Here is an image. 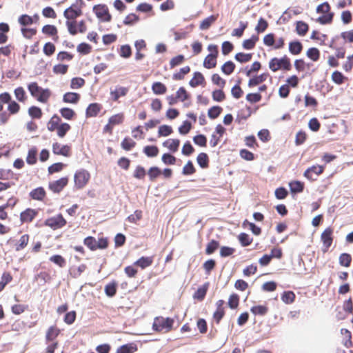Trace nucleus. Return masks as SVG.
<instances>
[{
  "label": "nucleus",
  "mask_w": 353,
  "mask_h": 353,
  "mask_svg": "<svg viewBox=\"0 0 353 353\" xmlns=\"http://www.w3.org/2000/svg\"><path fill=\"white\" fill-rule=\"evenodd\" d=\"M65 25L70 34L75 35L78 33L77 22L76 19H67Z\"/></svg>",
  "instance_id": "nucleus-53"
},
{
  "label": "nucleus",
  "mask_w": 353,
  "mask_h": 353,
  "mask_svg": "<svg viewBox=\"0 0 353 353\" xmlns=\"http://www.w3.org/2000/svg\"><path fill=\"white\" fill-rule=\"evenodd\" d=\"M39 214V210L28 208L23 210L19 215L21 224H29L32 223Z\"/></svg>",
  "instance_id": "nucleus-10"
},
{
  "label": "nucleus",
  "mask_w": 353,
  "mask_h": 353,
  "mask_svg": "<svg viewBox=\"0 0 353 353\" xmlns=\"http://www.w3.org/2000/svg\"><path fill=\"white\" fill-rule=\"evenodd\" d=\"M124 120V114L123 113H118L110 117L108 119V121L113 126L121 124Z\"/></svg>",
  "instance_id": "nucleus-58"
},
{
  "label": "nucleus",
  "mask_w": 353,
  "mask_h": 353,
  "mask_svg": "<svg viewBox=\"0 0 353 353\" xmlns=\"http://www.w3.org/2000/svg\"><path fill=\"white\" fill-rule=\"evenodd\" d=\"M303 49V44L298 40L292 41L289 43L288 50L292 55H299L301 53Z\"/></svg>",
  "instance_id": "nucleus-23"
},
{
  "label": "nucleus",
  "mask_w": 353,
  "mask_h": 353,
  "mask_svg": "<svg viewBox=\"0 0 353 353\" xmlns=\"http://www.w3.org/2000/svg\"><path fill=\"white\" fill-rule=\"evenodd\" d=\"M307 57L313 61H317L320 58V51L316 48H310L306 52Z\"/></svg>",
  "instance_id": "nucleus-52"
},
{
  "label": "nucleus",
  "mask_w": 353,
  "mask_h": 353,
  "mask_svg": "<svg viewBox=\"0 0 353 353\" xmlns=\"http://www.w3.org/2000/svg\"><path fill=\"white\" fill-rule=\"evenodd\" d=\"M309 30V26L303 21H298L295 23V31L301 37L305 36Z\"/></svg>",
  "instance_id": "nucleus-26"
},
{
  "label": "nucleus",
  "mask_w": 353,
  "mask_h": 353,
  "mask_svg": "<svg viewBox=\"0 0 353 353\" xmlns=\"http://www.w3.org/2000/svg\"><path fill=\"white\" fill-rule=\"evenodd\" d=\"M85 6L83 0H76L69 8L65 10L63 16L66 19H76L83 14L82 9Z\"/></svg>",
  "instance_id": "nucleus-6"
},
{
  "label": "nucleus",
  "mask_w": 353,
  "mask_h": 353,
  "mask_svg": "<svg viewBox=\"0 0 353 353\" xmlns=\"http://www.w3.org/2000/svg\"><path fill=\"white\" fill-rule=\"evenodd\" d=\"M152 90L155 94H163L167 92V87L161 82H154L152 85Z\"/></svg>",
  "instance_id": "nucleus-39"
},
{
  "label": "nucleus",
  "mask_w": 353,
  "mask_h": 353,
  "mask_svg": "<svg viewBox=\"0 0 353 353\" xmlns=\"http://www.w3.org/2000/svg\"><path fill=\"white\" fill-rule=\"evenodd\" d=\"M163 145L172 153H175L179 150L180 140L178 139H169L163 143Z\"/></svg>",
  "instance_id": "nucleus-24"
},
{
  "label": "nucleus",
  "mask_w": 353,
  "mask_h": 353,
  "mask_svg": "<svg viewBox=\"0 0 353 353\" xmlns=\"http://www.w3.org/2000/svg\"><path fill=\"white\" fill-rule=\"evenodd\" d=\"M196 161L199 166L203 169H205L209 167V157L205 152H201L198 154Z\"/></svg>",
  "instance_id": "nucleus-33"
},
{
  "label": "nucleus",
  "mask_w": 353,
  "mask_h": 353,
  "mask_svg": "<svg viewBox=\"0 0 353 353\" xmlns=\"http://www.w3.org/2000/svg\"><path fill=\"white\" fill-rule=\"evenodd\" d=\"M47 128L50 132H56L59 138H63L70 130L71 126L69 123L63 122L61 117L54 114L48 121Z\"/></svg>",
  "instance_id": "nucleus-1"
},
{
  "label": "nucleus",
  "mask_w": 353,
  "mask_h": 353,
  "mask_svg": "<svg viewBox=\"0 0 353 353\" xmlns=\"http://www.w3.org/2000/svg\"><path fill=\"white\" fill-rule=\"evenodd\" d=\"M185 60V57L183 54H179L176 57H172L170 61V67L171 69L181 65Z\"/></svg>",
  "instance_id": "nucleus-56"
},
{
  "label": "nucleus",
  "mask_w": 353,
  "mask_h": 353,
  "mask_svg": "<svg viewBox=\"0 0 353 353\" xmlns=\"http://www.w3.org/2000/svg\"><path fill=\"white\" fill-rule=\"evenodd\" d=\"M174 323V320L172 318L157 316L154 319L152 329L157 332L168 333L172 330Z\"/></svg>",
  "instance_id": "nucleus-3"
},
{
  "label": "nucleus",
  "mask_w": 353,
  "mask_h": 353,
  "mask_svg": "<svg viewBox=\"0 0 353 353\" xmlns=\"http://www.w3.org/2000/svg\"><path fill=\"white\" fill-rule=\"evenodd\" d=\"M224 304L225 301L222 299L216 302V310L213 313L212 319L217 325L220 323L225 314Z\"/></svg>",
  "instance_id": "nucleus-13"
},
{
  "label": "nucleus",
  "mask_w": 353,
  "mask_h": 353,
  "mask_svg": "<svg viewBox=\"0 0 353 353\" xmlns=\"http://www.w3.org/2000/svg\"><path fill=\"white\" fill-rule=\"evenodd\" d=\"M143 152L148 157H155L159 154V150L156 145H146L143 148Z\"/></svg>",
  "instance_id": "nucleus-43"
},
{
  "label": "nucleus",
  "mask_w": 353,
  "mask_h": 353,
  "mask_svg": "<svg viewBox=\"0 0 353 353\" xmlns=\"http://www.w3.org/2000/svg\"><path fill=\"white\" fill-rule=\"evenodd\" d=\"M258 41L259 37L257 35H252L250 39L243 41L242 46L245 50H252L254 48Z\"/></svg>",
  "instance_id": "nucleus-34"
},
{
  "label": "nucleus",
  "mask_w": 353,
  "mask_h": 353,
  "mask_svg": "<svg viewBox=\"0 0 353 353\" xmlns=\"http://www.w3.org/2000/svg\"><path fill=\"white\" fill-rule=\"evenodd\" d=\"M239 296L237 294H232L228 299V305L230 309H236L239 305Z\"/></svg>",
  "instance_id": "nucleus-55"
},
{
  "label": "nucleus",
  "mask_w": 353,
  "mask_h": 353,
  "mask_svg": "<svg viewBox=\"0 0 353 353\" xmlns=\"http://www.w3.org/2000/svg\"><path fill=\"white\" fill-rule=\"evenodd\" d=\"M93 12L101 22H110L112 19L109 9L105 4L95 5L93 7Z\"/></svg>",
  "instance_id": "nucleus-9"
},
{
  "label": "nucleus",
  "mask_w": 353,
  "mask_h": 353,
  "mask_svg": "<svg viewBox=\"0 0 353 353\" xmlns=\"http://www.w3.org/2000/svg\"><path fill=\"white\" fill-rule=\"evenodd\" d=\"M60 332V329L56 325L50 326L46 333V341L47 342L54 341Z\"/></svg>",
  "instance_id": "nucleus-20"
},
{
  "label": "nucleus",
  "mask_w": 353,
  "mask_h": 353,
  "mask_svg": "<svg viewBox=\"0 0 353 353\" xmlns=\"http://www.w3.org/2000/svg\"><path fill=\"white\" fill-rule=\"evenodd\" d=\"M321 240L323 243L322 252L326 253L333 242V229L328 227L321 233Z\"/></svg>",
  "instance_id": "nucleus-11"
},
{
  "label": "nucleus",
  "mask_w": 353,
  "mask_h": 353,
  "mask_svg": "<svg viewBox=\"0 0 353 353\" xmlns=\"http://www.w3.org/2000/svg\"><path fill=\"white\" fill-rule=\"evenodd\" d=\"M61 117L67 120H72L76 117V112L70 108H62L59 110Z\"/></svg>",
  "instance_id": "nucleus-37"
},
{
  "label": "nucleus",
  "mask_w": 353,
  "mask_h": 353,
  "mask_svg": "<svg viewBox=\"0 0 353 353\" xmlns=\"http://www.w3.org/2000/svg\"><path fill=\"white\" fill-rule=\"evenodd\" d=\"M268 67L273 72L279 70L290 71L292 69V64L290 59L285 54L281 58H272L269 61Z\"/></svg>",
  "instance_id": "nucleus-4"
},
{
  "label": "nucleus",
  "mask_w": 353,
  "mask_h": 353,
  "mask_svg": "<svg viewBox=\"0 0 353 353\" xmlns=\"http://www.w3.org/2000/svg\"><path fill=\"white\" fill-rule=\"evenodd\" d=\"M85 80L81 77H74L71 79L70 88L72 89H79L85 85Z\"/></svg>",
  "instance_id": "nucleus-62"
},
{
  "label": "nucleus",
  "mask_w": 353,
  "mask_h": 353,
  "mask_svg": "<svg viewBox=\"0 0 353 353\" xmlns=\"http://www.w3.org/2000/svg\"><path fill=\"white\" fill-rule=\"evenodd\" d=\"M330 6L327 2H324L319 5L316 8V12L323 14L322 16L316 19V22L325 25L332 22L334 13L330 12Z\"/></svg>",
  "instance_id": "nucleus-5"
},
{
  "label": "nucleus",
  "mask_w": 353,
  "mask_h": 353,
  "mask_svg": "<svg viewBox=\"0 0 353 353\" xmlns=\"http://www.w3.org/2000/svg\"><path fill=\"white\" fill-rule=\"evenodd\" d=\"M136 142L132 139L125 137L122 141L121 146L124 150L129 151L134 148L136 146Z\"/></svg>",
  "instance_id": "nucleus-54"
},
{
  "label": "nucleus",
  "mask_w": 353,
  "mask_h": 353,
  "mask_svg": "<svg viewBox=\"0 0 353 353\" xmlns=\"http://www.w3.org/2000/svg\"><path fill=\"white\" fill-rule=\"evenodd\" d=\"M235 67L232 61H228L222 65L221 70L225 74L230 75L234 72Z\"/></svg>",
  "instance_id": "nucleus-57"
},
{
  "label": "nucleus",
  "mask_w": 353,
  "mask_h": 353,
  "mask_svg": "<svg viewBox=\"0 0 353 353\" xmlns=\"http://www.w3.org/2000/svg\"><path fill=\"white\" fill-rule=\"evenodd\" d=\"M250 311L254 315L263 316L268 312V307L265 305H256L252 307Z\"/></svg>",
  "instance_id": "nucleus-59"
},
{
  "label": "nucleus",
  "mask_w": 353,
  "mask_h": 353,
  "mask_svg": "<svg viewBox=\"0 0 353 353\" xmlns=\"http://www.w3.org/2000/svg\"><path fill=\"white\" fill-rule=\"evenodd\" d=\"M234 59L239 63H248L252 59V53L239 52L234 56Z\"/></svg>",
  "instance_id": "nucleus-47"
},
{
  "label": "nucleus",
  "mask_w": 353,
  "mask_h": 353,
  "mask_svg": "<svg viewBox=\"0 0 353 353\" xmlns=\"http://www.w3.org/2000/svg\"><path fill=\"white\" fill-rule=\"evenodd\" d=\"M173 132L172 128L168 125H162L159 126L158 130V136L160 137H168Z\"/></svg>",
  "instance_id": "nucleus-60"
},
{
  "label": "nucleus",
  "mask_w": 353,
  "mask_h": 353,
  "mask_svg": "<svg viewBox=\"0 0 353 353\" xmlns=\"http://www.w3.org/2000/svg\"><path fill=\"white\" fill-rule=\"evenodd\" d=\"M52 152L56 155H61L68 157L71 155V147L68 145H62L55 142L52 146Z\"/></svg>",
  "instance_id": "nucleus-14"
},
{
  "label": "nucleus",
  "mask_w": 353,
  "mask_h": 353,
  "mask_svg": "<svg viewBox=\"0 0 353 353\" xmlns=\"http://www.w3.org/2000/svg\"><path fill=\"white\" fill-rule=\"evenodd\" d=\"M102 107L101 105L97 103H90L86 109L85 116L86 117H95L98 115L101 111Z\"/></svg>",
  "instance_id": "nucleus-21"
},
{
  "label": "nucleus",
  "mask_w": 353,
  "mask_h": 353,
  "mask_svg": "<svg viewBox=\"0 0 353 353\" xmlns=\"http://www.w3.org/2000/svg\"><path fill=\"white\" fill-rule=\"evenodd\" d=\"M332 80L337 85L343 84L345 80L347 79L346 77H345L342 72L340 71L336 70L332 72L331 76Z\"/></svg>",
  "instance_id": "nucleus-44"
},
{
  "label": "nucleus",
  "mask_w": 353,
  "mask_h": 353,
  "mask_svg": "<svg viewBox=\"0 0 353 353\" xmlns=\"http://www.w3.org/2000/svg\"><path fill=\"white\" fill-rule=\"evenodd\" d=\"M219 14H213L204 19L200 23L201 30H208L218 19Z\"/></svg>",
  "instance_id": "nucleus-30"
},
{
  "label": "nucleus",
  "mask_w": 353,
  "mask_h": 353,
  "mask_svg": "<svg viewBox=\"0 0 353 353\" xmlns=\"http://www.w3.org/2000/svg\"><path fill=\"white\" fill-rule=\"evenodd\" d=\"M129 92V88L121 85H117L114 89H111L110 95L112 101L117 102L120 97H125Z\"/></svg>",
  "instance_id": "nucleus-15"
},
{
  "label": "nucleus",
  "mask_w": 353,
  "mask_h": 353,
  "mask_svg": "<svg viewBox=\"0 0 353 353\" xmlns=\"http://www.w3.org/2000/svg\"><path fill=\"white\" fill-rule=\"evenodd\" d=\"M137 351V347L134 343H128L120 346L116 353H134Z\"/></svg>",
  "instance_id": "nucleus-35"
},
{
  "label": "nucleus",
  "mask_w": 353,
  "mask_h": 353,
  "mask_svg": "<svg viewBox=\"0 0 353 353\" xmlns=\"http://www.w3.org/2000/svg\"><path fill=\"white\" fill-rule=\"evenodd\" d=\"M80 99V94L76 92H68L63 94V101L67 103H77Z\"/></svg>",
  "instance_id": "nucleus-28"
},
{
  "label": "nucleus",
  "mask_w": 353,
  "mask_h": 353,
  "mask_svg": "<svg viewBox=\"0 0 353 353\" xmlns=\"http://www.w3.org/2000/svg\"><path fill=\"white\" fill-rule=\"evenodd\" d=\"M28 90L33 98L43 103H48L51 96V91L49 89L40 87L37 82L29 83Z\"/></svg>",
  "instance_id": "nucleus-2"
},
{
  "label": "nucleus",
  "mask_w": 353,
  "mask_h": 353,
  "mask_svg": "<svg viewBox=\"0 0 353 353\" xmlns=\"http://www.w3.org/2000/svg\"><path fill=\"white\" fill-rule=\"evenodd\" d=\"M67 224V221L61 214H58L55 216L47 218L43 223L46 227L51 228L53 230H57L65 227Z\"/></svg>",
  "instance_id": "nucleus-8"
},
{
  "label": "nucleus",
  "mask_w": 353,
  "mask_h": 353,
  "mask_svg": "<svg viewBox=\"0 0 353 353\" xmlns=\"http://www.w3.org/2000/svg\"><path fill=\"white\" fill-rule=\"evenodd\" d=\"M87 269L85 264H81L78 267L72 266L69 270L70 275L74 279L81 276V274Z\"/></svg>",
  "instance_id": "nucleus-31"
},
{
  "label": "nucleus",
  "mask_w": 353,
  "mask_h": 353,
  "mask_svg": "<svg viewBox=\"0 0 353 353\" xmlns=\"http://www.w3.org/2000/svg\"><path fill=\"white\" fill-rule=\"evenodd\" d=\"M178 99L182 102L189 99L190 94L184 87H180L176 92Z\"/></svg>",
  "instance_id": "nucleus-64"
},
{
  "label": "nucleus",
  "mask_w": 353,
  "mask_h": 353,
  "mask_svg": "<svg viewBox=\"0 0 353 353\" xmlns=\"http://www.w3.org/2000/svg\"><path fill=\"white\" fill-rule=\"evenodd\" d=\"M90 172L85 169L77 170L74 174V188L81 190L85 188L90 180Z\"/></svg>",
  "instance_id": "nucleus-7"
},
{
  "label": "nucleus",
  "mask_w": 353,
  "mask_h": 353,
  "mask_svg": "<svg viewBox=\"0 0 353 353\" xmlns=\"http://www.w3.org/2000/svg\"><path fill=\"white\" fill-rule=\"evenodd\" d=\"M218 56L215 54H208L203 61V66L207 69H212L216 65V59Z\"/></svg>",
  "instance_id": "nucleus-32"
},
{
  "label": "nucleus",
  "mask_w": 353,
  "mask_h": 353,
  "mask_svg": "<svg viewBox=\"0 0 353 353\" xmlns=\"http://www.w3.org/2000/svg\"><path fill=\"white\" fill-rule=\"evenodd\" d=\"M30 241V235L28 234H24L19 239L16 241L14 243V247L16 252H19L24 250L27 245H28Z\"/></svg>",
  "instance_id": "nucleus-18"
},
{
  "label": "nucleus",
  "mask_w": 353,
  "mask_h": 353,
  "mask_svg": "<svg viewBox=\"0 0 353 353\" xmlns=\"http://www.w3.org/2000/svg\"><path fill=\"white\" fill-rule=\"evenodd\" d=\"M161 174V170L157 166L149 168L148 175L150 181H154Z\"/></svg>",
  "instance_id": "nucleus-51"
},
{
  "label": "nucleus",
  "mask_w": 353,
  "mask_h": 353,
  "mask_svg": "<svg viewBox=\"0 0 353 353\" xmlns=\"http://www.w3.org/2000/svg\"><path fill=\"white\" fill-rule=\"evenodd\" d=\"M12 281V276L9 272H4L0 281V292L3 290L7 284Z\"/></svg>",
  "instance_id": "nucleus-42"
},
{
  "label": "nucleus",
  "mask_w": 353,
  "mask_h": 353,
  "mask_svg": "<svg viewBox=\"0 0 353 353\" xmlns=\"http://www.w3.org/2000/svg\"><path fill=\"white\" fill-rule=\"evenodd\" d=\"M83 243L90 250H92V251L97 250V247H96L97 240L94 237L90 236L85 238L83 240Z\"/></svg>",
  "instance_id": "nucleus-61"
},
{
  "label": "nucleus",
  "mask_w": 353,
  "mask_h": 353,
  "mask_svg": "<svg viewBox=\"0 0 353 353\" xmlns=\"http://www.w3.org/2000/svg\"><path fill=\"white\" fill-rule=\"evenodd\" d=\"M269 77L270 74L268 72L261 74L260 75H256L249 79L248 85L250 88L255 87L266 81Z\"/></svg>",
  "instance_id": "nucleus-19"
},
{
  "label": "nucleus",
  "mask_w": 353,
  "mask_h": 353,
  "mask_svg": "<svg viewBox=\"0 0 353 353\" xmlns=\"http://www.w3.org/2000/svg\"><path fill=\"white\" fill-rule=\"evenodd\" d=\"M296 295L292 291H285L281 295V300L285 304H292L295 301Z\"/></svg>",
  "instance_id": "nucleus-49"
},
{
  "label": "nucleus",
  "mask_w": 353,
  "mask_h": 353,
  "mask_svg": "<svg viewBox=\"0 0 353 353\" xmlns=\"http://www.w3.org/2000/svg\"><path fill=\"white\" fill-rule=\"evenodd\" d=\"M290 191L292 193H299L304 189V183L299 181H293L289 183Z\"/></svg>",
  "instance_id": "nucleus-45"
},
{
  "label": "nucleus",
  "mask_w": 353,
  "mask_h": 353,
  "mask_svg": "<svg viewBox=\"0 0 353 353\" xmlns=\"http://www.w3.org/2000/svg\"><path fill=\"white\" fill-rule=\"evenodd\" d=\"M205 83V78L200 72H195L192 79L189 82L190 85L192 88H196L199 85H204Z\"/></svg>",
  "instance_id": "nucleus-25"
},
{
  "label": "nucleus",
  "mask_w": 353,
  "mask_h": 353,
  "mask_svg": "<svg viewBox=\"0 0 353 353\" xmlns=\"http://www.w3.org/2000/svg\"><path fill=\"white\" fill-rule=\"evenodd\" d=\"M153 261V256H141L134 263V265L140 267L141 269H145L150 266Z\"/></svg>",
  "instance_id": "nucleus-27"
},
{
  "label": "nucleus",
  "mask_w": 353,
  "mask_h": 353,
  "mask_svg": "<svg viewBox=\"0 0 353 353\" xmlns=\"http://www.w3.org/2000/svg\"><path fill=\"white\" fill-rule=\"evenodd\" d=\"M42 32L47 36L52 37L55 41L59 39L58 30L54 25H45L42 28Z\"/></svg>",
  "instance_id": "nucleus-22"
},
{
  "label": "nucleus",
  "mask_w": 353,
  "mask_h": 353,
  "mask_svg": "<svg viewBox=\"0 0 353 353\" xmlns=\"http://www.w3.org/2000/svg\"><path fill=\"white\" fill-rule=\"evenodd\" d=\"M28 309V305L24 304H14L11 307V311L14 314L19 315Z\"/></svg>",
  "instance_id": "nucleus-63"
},
{
  "label": "nucleus",
  "mask_w": 353,
  "mask_h": 353,
  "mask_svg": "<svg viewBox=\"0 0 353 353\" xmlns=\"http://www.w3.org/2000/svg\"><path fill=\"white\" fill-rule=\"evenodd\" d=\"M238 239L243 247L250 245L253 241V239L251 238L249 234L244 232L239 234Z\"/></svg>",
  "instance_id": "nucleus-48"
},
{
  "label": "nucleus",
  "mask_w": 353,
  "mask_h": 353,
  "mask_svg": "<svg viewBox=\"0 0 353 353\" xmlns=\"http://www.w3.org/2000/svg\"><path fill=\"white\" fill-rule=\"evenodd\" d=\"M14 94L18 101L25 103L27 101L28 97L23 87H18L14 89Z\"/></svg>",
  "instance_id": "nucleus-38"
},
{
  "label": "nucleus",
  "mask_w": 353,
  "mask_h": 353,
  "mask_svg": "<svg viewBox=\"0 0 353 353\" xmlns=\"http://www.w3.org/2000/svg\"><path fill=\"white\" fill-rule=\"evenodd\" d=\"M46 195V191L43 187L36 188L29 193V196L32 200L41 202L45 200Z\"/></svg>",
  "instance_id": "nucleus-17"
},
{
  "label": "nucleus",
  "mask_w": 353,
  "mask_h": 353,
  "mask_svg": "<svg viewBox=\"0 0 353 353\" xmlns=\"http://www.w3.org/2000/svg\"><path fill=\"white\" fill-rule=\"evenodd\" d=\"M208 285H209L208 283H206L204 285H203L201 287L197 289V290L194 294V296H193L194 298L199 301L203 300L206 295V293H207V291L208 289Z\"/></svg>",
  "instance_id": "nucleus-36"
},
{
  "label": "nucleus",
  "mask_w": 353,
  "mask_h": 353,
  "mask_svg": "<svg viewBox=\"0 0 353 353\" xmlns=\"http://www.w3.org/2000/svg\"><path fill=\"white\" fill-rule=\"evenodd\" d=\"M324 170L325 166L323 165H312L304 172L303 176L308 180L313 181L316 180V179L313 177V174L319 176L324 172Z\"/></svg>",
  "instance_id": "nucleus-16"
},
{
  "label": "nucleus",
  "mask_w": 353,
  "mask_h": 353,
  "mask_svg": "<svg viewBox=\"0 0 353 353\" xmlns=\"http://www.w3.org/2000/svg\"><path fill=\"white\" fill-rule=\"evenodd\" d=\"M190 72V68L188 65H186L183 68H181L179 72L173 74L172 79L175 81L183 80L185 78V76Z\"/></svg>",
  "instance_id": "nucleus-41"
},
{
  "label": "nucleus",
  "mask_w": 353,
  "mask_h": 353,
  "mask_svg": "<svg viewBox=\"0 0 353 353\" xmlns=\"http://www.w3.org/2000/svg\"><path fill=\"white\" fill-rule=\"evenodd\" d=\"M68 181L69 179L68 176L61 177L58 180L50 182L48 184V188L52 192L59 194L68 185Z\"/></svg>",
  "instance_id": "nucleus-12"
},
{
  "label": "nucleus",
  "mask_w": 353,
  "mask_h": 353,
  "mask_svg": "<svg viewBox=\"0 0 353 353\" xmlns=\"http://www.w3.org/2000/svg\"><path fill=\"white\" fill-rule=\"evenodd\" d=\"M118 283L116 281H112L105 285L104 291L105 294L109 297L114 296L117 292Z\"/></svg>",
  "instance_id": "nucleus-29"
},
{
  "label": "nucleus",
  "mask_w": 353,
  "mask_h": 353,
  "mask_svg": "<svg viewBox=\"0 0 353 353\" xmlns=\"http://www.w3.org/2000/svg\"><path fill=\"white\" fill-rule=\"evenodd\" d=\"M37 149L34 147L28 150L26 157V162L29 165H34L37 161Z\"/></svg>",
  "instance_id": "nucleus-40"
},
{
  "label": "nucleus",
  "mask_w": 353,
  "mask_h": 353,
  "mask_svg": "<svg viewBox=\"0 0 353 353\" xmlns=\"http://www.w3.org/2000/svg\"><path fill=\"white\" fill-rule=\"evenodd\" d=\"M49 260L61 268H64L66 265L65 258L60 254L52 255L50 257Z\"/></svg>",
  "instance_id": "nucleus-46"
},
{
  "label": "nucleus",
  "mask_w": 353,
  "mask_h": 353,
  "mask_svg": "<svg viewBox=\"0 0 353 353\" xmlns=\"http://www.w3.org/2000/svg\"><path fill=\"white\" fill-rule=\"evenodd\" d=\"M339 261L341 266L348 268L352 262V256L348 253H343L339 256Z\"/></svg>",
  "instance_id": "nucleus-50"
}]
</instances>
